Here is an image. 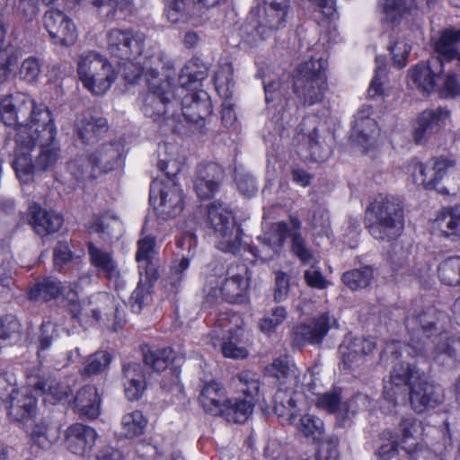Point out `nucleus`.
<instances>
[{
  "label": "nucleus",
  "mask_w": 460,
  "mask_h": 460,
  "mask_svg": "<svg viewBox=\"0 0 460 460\" xmlns=\"http://www.w3.org/2000/svg\"><path fill=\"white\" fill-rule=\"evenodd\" d=\"M448 315L435 307H428L417 317L406 319V327L416 336L405 347L406 352L411 357L426 356L439 359L441 355L453 357L460 349V341L450 339L447 334L439 333L433 341L429 338L434 332L442 331L448 323Z\"/></svg>",
  "instance_id": "obj_1"
},
{
  "label": "nucleus",
  "mask_w": 460,
  "mask_h": 460,
  "mask_svg": "<svg viewBox=\"0 0 460 460\" xmlns=\"http://www.w3.org/2000/svg\"><path fill=\"white\" fill-rule=\"evenodd\" d=\"M144 76L147 92L144 95L142 111L155 120L162 117L173 116L170 108L173 106L174 91L172 85L173 65L164 50H156L144 63Z\"/></svg>",
  "instance_id": "obj_2"
},
{
  "label": "nucleus",
  "mask_w": 460,
  "mask_h": 460,
  "mask_svg": "<svg viewBox=\"0 0 460 460\" xmlns=\"http://www.w3.org/2000/svg\"><path fill=\"white\" fill-rule=\"evenodd\" d=\"M52 133L49 139L44 137L43 126L40 131H34L29 138L23 135L17 137L13 166L21 181H27L34 172L52 170L60 159L55 125Z\"/></svg>",
  "instance_id": "obj_3"
},
{
  "label": "nucleus",
  "mask_w": 460,
  "mask_h": 460,
  "mask_svg": "<svg viewBox=\"0 0 460 460\" xmlns=\"http://www.w3.org/2000/svg\"><path fill=\"white\" fill-rule=\"evenodd\" d=\"M0 118L7 126L16 127L15 140L21 135L31 137L44 126V134L52 137L54 122L51 112L44 104H37L28 94L15 93L0 102Z\"/></svg>",
  "instance_id": "obj_4"
},
{
  "label": "nucleus",
  "mask_w": 460,
  "mask_h": 460,
  "mask_svg": "<svg viewBox=\"0 0 460 460\" xmlns=\"http://www.w3.org/2000/svg\"><path fill=\"white\" fill-rule=\"evenodd\" d=\"M106 40L107 50L119 59L125 78L129 82H135L140 77L144 63L149 56L156 50H162L155 45L144 53V35L129 29H111L106 34Z\"/></svg>",
  "instance_id": "obj_5"
},
{
  "label": "nucleus",
  "mask_w": 460,
  "mask_h": 460,
  "mask_svg": "<svg viewBox=\"0 0 460 460\" xmlns=\"http://www.w3.org/2000/svg\"><path fill=\"white\" fill-rule=\"evenodd\" d=\"M269 373L279 380L280 387L274 395V412L282 421L293 422L297 417V393L305 392V375L295 365L276 359L268 367Z\"/></svg>",
  "instance_id": "obj_6"
},
{
  "label": "nucleus",
  "mask_w": 460,
  "mask_h": 460,
  "mask_svg": "<svg viewBox=\"0 0 460 460\" xmlns=\"http://www.w3.org/2000/svg\"><path fill=\"white\" fill-rule=\"evenodd\" d=\"M367 212L372 218L368 231L375 239L392 241L402 234L404 213L397 198L378 194L367 207Z\"/></svg>",
  "instance_id": "obj_7"
},
{
  "label": "nucleus",
  "mask_w": 460,
  "mask_h": 460,
  "mask_svg": "<svg viewBox=\"0 0 460 460\" xmlns=\"http://www.w3.org/2000/svg\"><path fill=\"white\" fill-rule=\"evenodd\" d=\"M324 65L322 58H311L302 62L294 71V92L305 105H313L323 99L327 89Z\"/></svg>",
  "instance_id": "obj_8"
},
{
  "label": "nucleus",
  "mask_w": 460,
  "mask_h": 460,
  "mask_svg": "<svg viewBox=\"0 0 460 460\" xmlns=\"http://www.w3.org/2000/svg\"><path fill=\"white\" fill-rule=\"evenodd\" d=\"M208 219L217 238V248L235 253L242 243V230L236 226L231 211L220 203L208 208Z\"/></svg>",
  "instance_id": "obj_9"
},
{
  "label": "nucleus",
  "mask_w": 460,
  "mask_h": 460,
  "mask_svg": "<svg viewBox=\"0 0 460 460\" xmlns=\"http://www.w3.org/2000/svg\"><path fill=\"white\" fill-rule=\"evenodd\" d=\"M150 202L159 217L169 219L183 210L184 196L174 180L155 179L150 186Z\"/></svg>",
  "instance_id": "obj_10"
},
{
  "label": "nucleus",
  "mask_w": 460,
  "mask_h": 460,
  "mask_svg": "<svg viewBox=\"0 0 460 460\" xmlns=\"http://www.w3.org/2000/svg\"><path fill=\"white\" fill-rule=\"evenodd\" d=\"M233 383L247 398L236 400L234 402L228 400L222 413L235 423H243L253 410L252 400L258 394L260 388L259 376L250 370H244L233 378Z\"/></svg>",
  "instance_id": "obj_11"
},
{
  "label": "nucleus",
  "mask_w": 460,
  "mask_h": 460,
  "mask_svg": "<svg viewBox=\"0 0 460 460\" xmlns=\"http://www.w3.org/2000/svg\"><path fill=\"white\" fill-rule=\"evenodd\" d=\"M234 314L227 312L221 313L217 319L215 329L211 332V342L214 347L220 346L224 357L233 359H243L248 356V350L242 345L240 337L242 329L229 327L233 320H237Z\"/></svg>",
  "instance_id": "obj_12"
},
{
  "label": "nucleus",
  "mask_w": 460,
  "mask_h": 460,
  "mask_svg": "<svg viewBox=\"0 0 460 460\" xmlns=\"http://www.w3.org/2000/svg\"><path fill=\"white\" fill-rule=\"evenodd\" d=\"M27 387L41 395L45 402L55 404L66 400L72 389L66 382L58 380L49 372L40 367H33L27 374Z\"/></svg>",
  "instance_id": "obj_13"
},
{
  "label": "nucleus",
  "mask_w": 460,
  "mask_h": 460,
  "mask_svg": "<svg viewBox=\"0 0 460 460\" xmlns=\"http://www.w3.org/2000/svg\"><path fill=\"white\" fill-rule=\"evenodd\" d=\"M424 376L415 367L406 362H400L393 367L389 381L384 385V400L393 407L397 405L398 399L407 390L417 384Z\"/></svg>",
  "instance_id": "obj_14"
},
{
  "label": "nucleus",
  "mask_w": 460,
  "mask_h": 460,
  "mask_svg": "<svg viewBox=\"0 0 460 460\" xmlns=\"http://www.w3.org/2000/svg\"><path fill=\"white\" fill-rule=\"evenodd\" d=\"M332 327H337V320L329 312H325L308 323L295 326L292 332V343L296 347L321 344Z\"/></svg>",
  "instance_id": "obj_15"
},
{
  "label": "nucleus",
  "mask_w": 460,
  "mask_h": 460,
  "mask_svg": "<svg viewBox=\"0 0 460 460\" xmlns=\"http://www.w3.org/2000/svg\"><path fill=\"white\" fill-rule=\"evenodd\" d=\"M44 27L53 42L60 46H71L76 40V29L72 20L58 10H49L43 16Z\"/></svg>",
  "instance_id": "obj_16"
},
{
  "label": "nucleus",
  "mask_w": 460,
  "mask_h": 460,
  "mask_svg": "<svg viewBox=\"0 0 460 460\" xmlns=\"http://www.w3.org/2000/svg\"><path fill=\"white\" fill-rule=\"evenodd\" d=\"M411 409L416 413H423L437 408L444 401L443 388L426 381L425 376L409 391Z\"/></svg>",
  "instance_id": "obj_17"
},
{
  "label": "nucleus",
  "mask_w": 460,
  "mask_h": 460,
  "mask_svg": "<svg viewBox=\"0 0 460 460\" xmlns=\"http://www.w3.org/2000/svg\"><path fill=\"white\" fill-rule=\"evenodd\" d=\"M375 348L376 342L371 338L347 336L340 346L343 368L354 370L361 367Z\"/></svg>",
  "instance_id": "obj_18"
},
{
  "label": "nucleus",
  "mask_w": 460,
  "mask_h": 460,
  "mask_svg": "<svg viewBox=\"0 0 460 460\" xmlns=\"http://www.w3.org/2000/svg\"><path fill=\"white\" fill-rule=\"evenodd\" d=\"M455 164V160L446 157L434 158L425 164L416 163L411 172L413 181L425 189H434L446 175L447 170L454 167Z\"/></svg>",
  "instance_id": "obj_19"
},
{
  "label": "nucleus",
  "mask_w": 460,
  "mask_h": 460,
  "mask_svg": "<svg viewBox=\"0 0 460 460\" xmlns=\"http://www.w3.org/2000/svg\"><path fill=\"white\" fill-rule=\"evenodd\" d=\"M25 389H13L9 397L3 401L8 418L13 421L24 422L36 414L37 399Z\"/></svg>",
  "instance_id": "obj_20"
},
{
  "label": "nucleus",
  "mask_w": 460,
  "mask_h": 460,
  "mask_svg": "<svg viewBox=\"0 0 460 460\" xmlns=\"http://www.w3.org/2000/svg\"><path fill=\"white\" fill-rule=\"evenodd\" d=\"M372 108L363 105L358 109L351 129V137L365 149L376 144L379 128L374 118H371Z\"/></svg>",
  "instance_id": "obj_21"
},
{
  "label": "nucleus",
  "mask_w": 460,
  "mask_h": 460,
  "mask_svg": "<svg viewBox=\"0 0 460 460\" xmlns=\"http://www.w3.org/2000/svg\"><path fill=\"white\" fill-rule=\"evenodd\" d=\"M320 119L316 116L305 117L297 128L298 141L309 152L310 158L317 163L327 159L328 150L320 141L317 130Z\"/></svg>",
  "instance_id": "obj_22"
},
{
  "label": "nucleus",
  "mask_w": 460,
  "mask_h": 460,
  "mask_svg": "<svg viewBox=\"0 0 460 460\" xmlns=\"http://www.w3.org/2000/svg\"><path fill=\"white\" fill-rule=\"evenodd\" d=\"M289 7L269 6L258 7L251 13L254 28L262 37L285 27Z\"/></svg>",
  "instance_id": "obj_23"
},
{
  "label": "nucleus",
  "mask_w": 460,
  "mask_h": 460,
  "mask_svg": "<svg viewBox=\"0 0 460 460\" xmlns=\"http://www.w3.org/2000/svg\"><path fill=\"white\" fill-rule=\"evenodd\" d=\"M442 72V61L439 58H430L426 63L417 64L411 68L409 76L421 92L429 93L438 88Z\"/></svg>",
  "instance_id": "obj_24"
},
{
  "label": "nucleus",
  "mask_w": 460,
  "mask_h": 460,
  "mask_svg": "<svg viewBox=\"0 0 460 460\" xmlns=\"http://www.w3.org/2000/svg\"><path fill=\"white\" fill-rule=\"evenodd\" d=\"M65 437L67 448L72 454L86 456L95 444L97 432L92 427L75 423L66 429Z\"/></svg>",
  "instance_id": "obj_25"
},
{
  "label": "nucleus",
  "mask_w": 460,
  "mask_h": 460,
  "mask_svg": "<svg viewBox=\"0 0 460 460\" xmlns=\"http://www.w3.org/2000/svg\"><path fill=\"white\" fill-rule=\"evenodd\" d=\"M224 177V170L217 164L201 165L194 181V190L202 199H208L218 191Z\"/></svg>",
  "instance_id": "obj_26"
},
{
  "label": "nucleus",
  "mask_w": 460,
  "mask_h": 460,
  "mask_svg": "<svg viewBox=\"0 0 460 460\" xmlns=\"http://www.w3.org/2000/svg\"><path fill=\"white\" fill-rule=\"evenodd\" d=\"M245 265L231 266L227 270V277L222 282L220 292L226 301L239 303L243 301L248 288Z\"/></svg>",
  "instance_id": "obj_27"
},
{
  "label": "nucleus",
  "mask_w": 460,
  "mask_h": 460,
  "mask_svg": "<svg viewBox=\"0 0 460 460\" xmlns=\"http://www.w3.org/2000/svg\"><path fill=\"white\" fill-rule=\"evenodd\" d=\"M155 254V237L146 235L138 240L136 261L140 277L145 275L146 281H155L158 277Z\"/></svg>",
  "instance_id": "obj_28"
},
{
  "label": "nucleus",
  "mask_w": 460,
  "mask_h": 460,
  "mask_svg": "<svg viewBox=\"0 0 460 460\" xmlns=\"http://www.w3.org/2000/svg\"><path fill=\"white\" fill-rule=\"evenodd\" d=\"M448 119L449 111L444 108L422 111L417 119L414 131L415 141L420 143L429 136L437 133L446 125Z\"/></svg>",
  "instance_id": "obj_29"
},
{
  "label": "nucleus",
  "mask_w": 460,
  "mask_h": 460,
  "mask_svg": "<svg viewBox=\"0 0 460 460\" xmlns=\"http://www.w3.org/2000/svg\"><path fill=\"white\" fill-rule=\"evenodd\" d=\"M291 226L288 227V224L284 221H279L271 224L270 227L259 236L261 243L262 254L259 255L261 258H271L274 254L278 253L282 248L287 236H290Z\"/></svg>",
  "instance_id": "obj_30"
},
{
  "label": "nucleus",
  "mask_w": 460,
  "mask_h": 460,
  "mask_svg": "<svg viewBox=\"0 0 460 460\" xmlns=\"http://www.w3.org/2000/svg\"><path fill=\"white\" fill-rule=\"evenodd\" d=\"M87 249L90 263L99 275H102L109 279L119 277L120 272L118 263L113 259L111 252L95 245L93 243H88Z\"/></svg>",
  "instance_id": "obj_31"
},
{
  "label": "nucleus",
  "mask_w": 460,
  "mask_h": 460,
  "mask_svg": "<svg viewBox=\"0 0 460 460\" xmlns=\"http://www.w3.org/2000/svg\"><path fill=\"white\" fill-rule=\"evenodd\" d=\"M101 395L94 385H84L75 394L74 405L77 412L89 420L101 414Z\"/></svg>",
  "instance_id": "obj_32"
},
{
  "label": "nucleus",
  "mask_w": 460,
  "mask_h": 460,
  "mask_svg": "<svg viewBox=\"0 0 460 460\" xmlns=\"http://www.w3.org/2000/svg\"><path fill=\"white\" fill-rule=\"evenodd\" d=\"M199 401L202 408L213 415L222 413L228 403L225 387L216 381H210L203 385Z\"/></svg>",
  "instance_id": "obj_33"
},
{
  "label": "nucleus",
  "mask_w": 460,
  "mask_h": 460,
  "mask_svg": "<svg viewBox=\"0 0 460 460\" xmlns=\"http://www.w3.org/2000/svg\"><path fill=\"white\" fill-rule=\"evenodd\" d=\"M439 235L456 240L460 238V207L444 208L432 223Z\"/></svg>",
  "instance_id": "obj_34"
},
{
  "label": "nucleus",
  "mask_w": 460,
  "mask_h": 460,
  "mask_svg": "<svg viewBox=\"0 0 460 460\" xmlns=\"http://www.w3.org/2000/svg\"><path fill=\"white\" fill-rule=\"evenodd\" d=\"M124 392L129 401L138 400L146 388V376L139 363L130 362L123 366Z\"/></svg>",
  "instance_id": "obj_35"
},
{
  "label": "nucleus",
  "mask_w": 460,
  "mask_h": 460,
  "mask_svg": "<svg viewBox=\"0 0 460 460\" xmlns=\"http://www.w3.org/2000/svg\"><path fill=\"white\" fill-rule=\"evenodd\" d=\"M30 214L31 216V225L40 235L55 233L63 225L61 215L54 211H47L36 204L31 206Z\"/></svg>",
  "instance_id": "obj_36"
},
{
  "label": "nucleus",
  "mask_w": 460,
  "mask_h": 460,
  "mask_svg": "<svg viewBox=\"0 0 460 460\" xmlns=\"http://www.w3.org/2000/svg\"><path fill=\"white\" fill-rule=\"evenodd\" d=\"M181 111L185 119L192 123H199L212 111L210 100L206 93H190L181 102Z\"/></svg>",
  "instance_id": "obj_37"
},
{
  "label": "nucleus",
  "mask_w": 460,
  "mask_h": 460,
  "mask_svg": "<svg viewBox=\"0 0 460 460\" xmlns=\"http://www.w3.org/2000/svg\"><path fill=\"white\" fill-rule=\"evenodd\" d=\"M182 161L179 157L177 148L173 145L164 143L158 146V169L164 172L165 180H174L180 172Z\"/></svg>",
  "instance_id": "obj_38"
},
{
  "label": "nucleus",
  "mask_w": 460,
  "mask_h": 460,
  "mask_svg": "<svg viewBox=\"0 0 460 460\" xmlns=\"http://www.w3.org/2000/svg\"><path fill=\"white\" fill-rule=\"evenodd\" d=\"M107 58L95 51H89L82 54L77 62L78 76L84 86L91 84L93 75L105 66Z\"/></svg>",
  "instance_id": "obj_39"
},
{
  "label": "nucleus",
  "mask_w": 460,
  "mask_h": 460,
  "mask_svg": "<svg viewBox=\"0 0 460 460\" xmlns=\"http://www.w3.org/2000/svg\"><path fill=\"white\" fill-rule=\"evenodd\" d=\"M225 1L226 0H172L167 17L172 22H177L184 15L195 14L194 9L197 4L210 7Z\"/></svg>",
  "instance_id": "obj_40"
},
{
  "label": "nucleus",
  "mask_w": 460,
  "mask_h": 460,
  "mask_svg": "<svg viewBox=\"0 0 460 460\" xmlns=\"http://www.w3.org/2000/svg\"><path fill=\"white\" fill-rule=\"evenodd\" d=\"M62 291L61 282L57 278L48 277L37 281L31 288L29 296L31 300L49 301L57 298Z\"/></svg>",
  "instance_id": "obj_41"
},
{
  "label": "nucleus",
  "mask_w": 460,
  "mask_h": 460,
  "mask_svg": "<svg viewBox=\"0 0 460 460\" xmlns=\"http://www.w3.org/2000/svg\"><path fill=\"white\" fill-rule=\"evenodd\" d=\"M460 42V29L445 31L435 43V51L442 62L451 61L457 55V44Z\"/></svg>",
  "instance_id": "obj_42"
},
{
  "label": "nucleus",
  "mask_w": 460,
  "mask_h": 460,
  "mask_svg": "<svg viewBox=\"0 0 460 460\" xmlns=\"http://www.w3.org/2000/svg\"><path fill=\"white\" fill-rule=\"evenodd\" d=\"M119 156V151L116 145L108 144L97 149L90 157L93 169L107 172L111 171Z\"/></svg>",
  "instance_id": "obj_43"
},
{
  "label": "nucleus",
  "mask_w": 460,
  "mask_h": 460,
  "mask_svg": "<svg viewBox=\"0 0 460 460\" xmlns=\"http://www.w3.org/2000/svg\"><path fill=\"white\" fill-rule=\"evenodd\" d=\"M148 420L140 411L126 413L121 419V435L127 438L142 436L147 427Z\"/></svg>",
  "instance_id": "obj_44"
},
{
  "label": "nucleus",
  "mask_w": 460,
  "mask_h": 460,
  "mask_svg": "<svg viewBox=\"0 0 460 460\" xmlns=\"http://www.w3.org/2000/svg\"><path fill=\"white\" fill-rule=\"evenodd\" d=\"M116 76L115 70L107 60L105 66H102L101 69L93 75V83L86 84L84 87L93 94L102 95L111 88Z\"/></svg>",
  "instance_id": "obj_45"
},
{
  "label": "nucleus",
  "mask_w": 460,
  "mask_h": 460,
  "mask_svg": "<svg viewBox=\"0 0 460 460\" xmlns=\"http://www.w3.org/2000/svg\"><path fill=\"white\" fill-rule=\"evenodd\" d=\"M143 354L145 364L155 371L166 369L174 358V351L170 348H147Z\"/></svg>",
  "instance_id": "obj_46"
},
{
  "label": "nucleus",
  "mask_w": 460,
  "mask_h": 460,
  "mask_svg": "<svg viewBox=\"0 0 460 460\" xmlns=\"http://www.w3.org/2000/svg\"><path fill=\"white\" fill-rule=\"evenodd\" d=\"M291 226V243L293 252L300 259L302 263H311L314 261V257L310 251L306 248L305 241L301 235V222L297 217H290Z\"/></svg>",
  "instance_id": "obj_47"
},
{
  "label": "nucleus",
  "mask_w": 460,
  "mask_h": 460,
  "mask_svg": "<svg viewBox=\"0 0 460 460\" xmlns=\"http://www.w3.org/2000/svg\"><path fill=\"white\" fill-rule=\"evenodd\" d=\"M22 338V328L13 315H5L0 319V348L18 342Z\"/></svg>",
  "instance_id": "obj_48"
},
{
  "label": "nucleus",
  "mask_w": 460,
  "mask_h": 460,
  "mask_svg": "<svg viewBox=\"0 0 460 460\" xmlns=\"http://www.w3.org/2000/svg\"><path fill=\"white\" fill-rule=\"evenodd\" d=\"M107 128V120L103 118L90 117L77 123L78 136L85 143L93 141Z\"/></svg>",
  "instance_id": "obj_49"
},
{
  "label": "nucleus",
  "mask_w": 460,
  "mask_h": 460,
  "mask_svg": "<svg viewBox=\"0 0 460 460\" xmlns=\"http://www.w3.org/2000/svg\"><path fill=\"white\" fill-rule=\"evenodd\" d=\"M111 297L107 294H96L88 300L83 301L82 314L80 322L88 323L91 321L97 322L100 319L101 311L103 305L111 302Z\"/></svg>",
  "instance_id": "obj_50"
},
{
  "label": "nucleus",
  "mask_w": 460,
  "mask_h": 460,
  "mask_svg": "<svg viewBox=\"0 0 460 460\" xmlns=\"http://www.w3.org/2000/svg\"><path fill=\"white\" fill-rule=\"evenodd\" d=\"M440 280L449 286L460 285V256L444 260L438 267Z\"/></svg>",
  "instance_id": "obj_51"
},
{
  "label": "nucleus",
  "mask_w": 460,
  "mask_h": 460,
  "mask_svg": "<svg viewBox=\"0 0 460 460\" xmlns=\"http://www.w3.org/2000/svg\"><path fill=\"white\" fill-rule=\"evenodd\" d=\"M373 279V270L369 267L356 269L342 275L343 283L351 290L367 288Z\"/></svg>",
  "instance_id": "obj_52"
},
{
  "label": "nucleus",
  "mask_w": 460,
  "mask_h": 460,
  "mask_svg": "<svg viewBox=\"0 0 460 460\" xmlns=\"http://www.w3.org/2000/svg\"><path fill=\"white\" fill-rule=\"evenodd\" d=\"M399 450V437L390 430H384L380 435V446L376 451L379 460H390L394 457Z\"/></svg>",
  "instance_id": "obj_53"
},
{
  "label": "nucleus",
  "mask_w": 460,
  "mask_h": 460,
  "mask_svg": "<svg viewBox=\"0 0 460 460\" xmlns=\"http://www.w3.org/2000/svg\"><path fill=\"white\" fill-rule=\"evenodd\" d=\"M4 35L5 30L3 24L0 23V84L7 79L11 72V66L17 62V57L13 49L4 47Z\"/></svg>",
  "instance_id": "obj_54"
},
{
  "label": "nucleus",
  "mask_w": 460,
  "mask_h": 460,
  "mask_svg": "<svg viewBox=\"0 0 460 460\" xmlns=\"http://www.w3.org/2000/svg\"><path fill=\"white\" fill-rule=\"evenodd\" d=\"M153 281H146L145 275L130 296V305L134 313L139 314L144 305L151 301L150 287Z\"/></svg>",
  "instance_id": "obj_55"
},
{
  "label": "nucleus",
  "mask_w": 460,
  "mask_h": 460,
  "mask_svg": "<svg viewBox=\"0 0 460 460\" xmlns=\"http://www.w3.org/2000/svg\"><path fill=\"white\" fill-rule=\"evenodd\" d=\"M111 355L106 351H98L90 356L82 370V375L91 376L102 372L111 362Z\"/></svg>",
  "instance_id": "obj_56"
},
{
  "label": "nucleus",
  "mask_w": 460,
  "mask_h": 460,
  "mask_svg": "<svg viewBox=\"0 0 460 460\" xmlns=\"http://www.w3.org/2000/svg\"><path fill=\"white\" fill-rule=\"evenodd\" d=\"M287 316L288 312L285 307L276 306L261 320L260 328L265 333H271L275 332L278 326L284 323Z\"/></svg>",
  "instance_id": "obj_57"
},
{
  "label": "nucleus",
  "mask_w": 460,
  "mask_h": 460,
  "mask_svg": "<svg viewBox=\"0 0 460 460\" xmlns=\"http://www.w3.org/2000/svg\"><path fill=\"white\" fill-rule=\"evenodd\" d=\"M41 73V63L35 57L25 58L21 64L19 70L20 79L32 84L35 83Z\"/></svg>",
  "instance_id": "obj_58"
},
{
  "label": "nucleus",
  "mask_w": 460,
  "mask_h": 460,
  "mask_svg": "<svg viewBox=\"0 0 460 460\" xmlns=\"http://www.w3.org/2000/svg\"><path fill=\"white\" fill-rule=\"evenodd\" d=\"M299 430L305 437H312L316 439L323 432V422L314 415L305 414L300 419Z\"/></svg>",
  "instance_id": "obj_59"
},
{
  "label": "nucleus",
  "mask_w": 460,
  "mask_h": 460,
  "mask_svg": "<svg viewBox=\"0 0 460 460\" xmlns=\"http://www.w3.org/2000/svg\"><path fill=\"white\" fill-rule=\"evenodd\" d=\"M67 170L75 179H83L84 177H96L95 169H93L90 159L86 160L83 157L76 158L67 164Z\"/></svg>",
  "instance_id": "obj_60"
},
{
  "label": "nucleus",
  "mask_w": 460,
  "mask_h": 460,
  "mask_svg": "<svg viewBox=\"0 0 460 460\" xmlns=\"http://www.w3.org/2000/svg\"><path fill=\"white\" fill-rule=\"evenodd\" d=\"M316 460H340L339 439L332 437L321 442L315 455Z\"/></svg>",
  "instance_id": "obj_61"
},
{
  "label": "nucleus",
  "mask_w": 460,
  "mask_h": 460,
  "mask_svg": "<svg viewBox=\"0 0 460 460\" xmlns=\"http://www.w3.org/2000/svg\"><path fill=\"white\" fill-rule=\"evenodd\" d=\"M316 406L319 409L334 413L341 410L343 403L339 391L333 390L321 394L316 401Z\"/></svg>",
  "instance_id": "obj_62"
},
{
  "label": "nucleus",
  "mask_w": 460,
  "mask_h": 460,
  "mask_svg": "<svg viewBox=\"0 0 460 460\" xmlns=\"http://www.w3.org/2000/svg\"><path fill=\"white\" fill-rule=\"evenodd\" d=\"M406 460H443L441 452L436 453L422 445L404 447Z\"/></svg>",
  "instance_id": "obj_63"
},
{
  "label": "nucleus",
  "mask_w": 460,
  "mask_h": 460,
  "mask_svg": "<svg viewBox=\"0 0 460 460\" xmlns=\"http://www.w3.org/2000/svg\"><path fill=\"white\" fill-rule=\"evenodd\" d=\"M399 427L403 440L416 439L422 434V423L413 416L402 419Z\"/></svg>",
  "instance_id": "obj_64"
}]
</instances>
